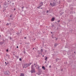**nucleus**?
I'll list each match as a JSON object with an SVG mask.
<instances>
[{"mask_svg": "<svg viewBox=\"0 0 76 76\" xmlns=\"http://www.w3.org/2000/svg\"><path fill=\"white\" fill-rule=\"evenodd\" d=\"M42 68L43 69V70H45V68L44 66H42Z\"/></svg>", "mask_w": 76, "mask_h": 76, "instance_id": "9b49d317", "label": "nucleus"}, {"mask_svg": "<svg viewBox=\"0 0 76 76\" xmlns=\"http://www.w3.org/2000/svg\"><path fill=\"white\" fill-rule=\"evenodd\" d=\"M6 56H8V55L7 54V55H6Z\"/></svg>", "mask_w": 76, "mask_h": 76, "instance_id": "8fccbe9b", "label": "nucleus"}, {"mask_svg": "<svg viewBox=\"0 0 76 76\" xmlns=\"http://www.w3.org/2000/svg\"><path fill=\"white\" fill-rule=\"evenodd\" d=\"M39 7H37V9H39Z\"/></svg>", "mask_w": 76, "mask_h": 76, "instance_id": "3c124183", "label": "nucleus"}, {"mask_svg": "<svg viewBox=\"0 0 76 76\" xmlns=\"http://www.w3.org/2000/svg\"><path fill=\"white\" fill-rule=\"evenodd\" d=\"M47 63V61H46L45 62V63Z\"/></svg>", "mask_w": 76, "mask_h": 76, "instance_id": "a19ab883", "label": "nucleus"}, {"mask_svg": "<svg viewBox=\"0 0 76 76\" xmlns=\"http://www.w3.org/2000/svg\"><path fill=\"white\" fill-rule=\"evenodd\" d=\"M4 74L5 75H9V74H10V72L8 70L4 72Z\"/></svg>", "mask_w": 76, "mask_h": 76, "instance_id": "f03ea898", "label": "nucleus"}, {"mask_svg": "<svg viewBox=\"0 0 76 76\" xmlns=\"http://www.w3.org/2000/svg\"><path fill=\"white\" fill-rule=\"evenodd\" d=\"M19 60H20V61H22V58H20L19 59Z\"/></svg>", "mask_w": 76, "mask_h": 76, "instance_id": "a878e982", "label": "nucleus"}, {"mask_svg": "<svg viewBox=\"0 0 76 76\" xmlns=\"http://www.w3.org/2000/svg\"><path fill=\"white\" fill-rule=\"evenodd\" d=\"M36 74H37L38 75H41V73H36Z\"/></svg>", "mask_w": 76, "mask_h": 76, "instance_id": "dca6fc26", "label": "nucleus"}, {"mask_svg": "<svg viewBox=\"0 0 76 76\" xmlns=\"http://www.w3.org/2000/svg\"><path fill=\"white\" fill-rule=\"evenodd\" d=\"M61 71H62V72H63V69H61Z\"/></svg>", "mask_w": 76, "mask_h": 76, "instance_id": "09e8293b", "label": "nucleus"}, {"mask_svg": "<svg viewBox=\"0 0 76 76\" xmlns=\"http://www.w3.org/2000/svg\"><path fill=\"white\" fill-rule=\"evenodd\" d=\"M24 66H25L26 67V68H27L28 67H29V66H30V65L29 64H28L26 63L25 64H24Z\"/></svg>", "mask_w": 76, "mask_h": 76, "instance_id": "7ed1b4c3", "label": "nucleus"}, {"mask_svg": "<svg viewBox=\"0 0 76 76\" xmlns=\"http://www.w3.org/2000/svg\"><path fill=\"white\" fill-rule=\"evenodd\" d=\"M48 10H47V12H46V13H48Z\"/></svg>", "mask_w": 76, "mask_h": 76, "instance_id": "cd10ccee", "label": "nucleus"}, {"mask_svg": "<svg viewBox=\"0 0 76 76\" xmlns=\"http://www.w3.org/2000/svg\"><path fill=\"white\" fill-rule=\"evenodd\" d=\"M1 37V35H0V38Z\"/></svg>", "mask_w": 76, "mask_h": 76, "instance_id": "5fc2aeb1", "label": "nucleus"}, {"mask_svg": "<svg viewBox=\"0 0 76 76\" xmlns=\"http://www.w3.org/2000/svg\"><path fill=\"white\" fill-rule=\"evenodd\" d=\"M60 22V20H58V22Z\"/></svg>", "mask_w": 76, "mask_h": 76, "instance_id": "72a5a7b5", "label": "nucleus"}, {"mask_svg": "<svg viewBox=\"0 0 76 76\" xmlns=\"http://www.w3.org/2000/svg\"><path fill=\"white\" fill-rule=\"evenodd\" d=\"M57 6V4L55 2H53L52 3V7H54V6Z\"/></svg>", "mask_w": 76, "mask_h": 76, "instance_id": "20e7f679", "label": "nucleus"}, {"mask_svg": "<svg viewBox=\"0 0 76 76\" xmlns=\"http://www.w3.org/2000/svg\"><path fill=\"white\" fill-rule=\"evenodd\" d=\"M24 7H24V6L21 7V8H22V10H23V8H24Z\"/></svg>", "mask_w": 76, "mask_h": 76, "instance_id": "a211bd4d", "label": "nucleus"}, {"mask_svg": "<svg viewBox=\"0 0 76 76\" xmlns=\"http://www.w3.org/2000/svg\"><path fill=\"white\" fill-rule=\"evenodd\" d=\"M36 65V64H35V63H34V66H35Z\"/></svg>", "mask_w": 76, "mask_h": 76, "instance_id": "58836bf2", "label": "nucleus"}, {"mask_svg": "<svg viewBox=\"0 0 76 76\" xmlns=\"http://www.w3.org/2000/svg\"><path fill=\"white\" fill-rule=\"evenodd\" d=\"M36 63H37V62H36Z\"/></svg>", "mask_w": 76, "mask_h": 76, "instance_id": "774afa93", "label": "nucleus"}, {"mask_svg": "<svg viewBox=\"0 0 76 76\" xmlns=\"http://www.w3.org/2000/svg\"><path fill=\"white\" fill-rule=\"evenodd\" d=\"M32 64V62L30 63V64H29V66H30V65Z\"/></svg>", "mask_w": 76, "mask_h": 76, "instance_id": "5701e85b", "label": "nucleus"}, {"mask_svg": "<svg viewBox=\"0 0 76 76\" xmlns=\"http://www.w3.org/2000/svg\"><path fill=\"white\" fill-rule=\"evenodd\" d=\"M5 64L6 66H7V63H6V62H5Z\"/></svg>", "mask_w": 76, "mask_h": 76, "instance_id": "393cba45", "label": "nucleus"}, {"mask_svg": "<svg viewBox=\"0 0 76 76\" xmlns=\"http://www.w3.org/2000/svg\"><path fill=\"white\" fill-rule=\"evenodd\" d=\"M11 2H12L11 1H10V3H11Z\"/></svg>", "mask_w": 76, "mask_h": 76, "instance_id": "052dcab7", "label": "nucleus"}, {"mask_svg": "<svg viewBox=\"0 0 76 76\" xmlns=\"http://www.w3.org/2000/svg\"><path fill=\"white\" fill-rule=\"evenodd\" d=\"M4 5H5V6H6L7 5V3H6V2H5L4 4Z\"/></svg>", "mask_w": 76, "mask_h": 76, "instance_id": "2eb2a0df", "label": "nucleus"}, {"mask_svg": "<svg viewBox=\"0 0 76 76\" xmlns=\"http://www.w3.org/2000/svg\"><path fill=\"white\" fill-rule=\"evenodd\" d=\"M20 76H25V75L23 73H21Z\"/></svg>", "mask_w": 76, "mask_h": 76, "instance_id": "6e6552de", "label": "nucleus"}, {"mask_svg": "<svg viewBox=\"0 0 76 76\" xmlns=\"http://www.w3.org/2000/svg\"><path fill=\"white\" fill-rule=\"evenodd\" d=\"M3 12H4V11H3Z\"/></svg>", "mask_w": 76, "mask_h": 76, "instance_id": "338daca9", "label": "nucleus"}, {"mask_svg": "<svg viewBox=\"0 0 76 76\" xmlns=\"http://www.w3.org/2000/svg\"><path fill=\"white\" fill-rule=\"evenodd\" d=\"M23 69H24V68H26V66H25H25H23Z\"/></svg>", "mask_w": 76, "mask_h": 76, "instance_id": "c756f323", "label": "nucleus"}, {"mask_svg": "<svg viewBox=\"0 0 76 76\" xmlns=\"http://www.w3.org/2000/svg\"><path fill=\"white\" fill-rule=\"evenodd\" d=\"M12 16V15H10V18H11Z\"/></svg>", "mask_w": 76, "mask_h": 76, "instance_id": "f704fd0d", "label": "nucleus"}, {"mask_svg": "<svg viewBox=\"0 0 76 76\" xmlns=\"http://www.w3.org/2000/svg\"><path fill=\"white\" fill-rule=\"evenodd\" d=\"M74 53H75V52H74Z\"/></svg>", "mask_w": 76, "mask_h": 76, "instance_id": "bf43d9fd", "label": "nucleus"}, {"mask_svg": "<svg viewBox=\"0 0 76 76\" xmlns=\"http://www.w3.org/2000/svg\"><path fill=\"white\" fill-rule=\"evenodd\" d=\"M13 55H15V54H13Z\"/></svg>", "mask_w": 76, "mask_h": 76, "instance_id": "0e129e2a", "label": "nucleus"}, {"mask_svg": "<svg viewBox=\"0 0 76 76\" xmlns=\"http://www.w3.org/2000/svg\"><path fill=\"white\" fill-rule=\"evenodd\" d=\"M42 57H44V56L43 55V56H42Z\"/></svg>", "mask_w": 76, "mask_h": 76, "instance_id": "603ef678", "label": "nucleus"}, {"mask_svg": "<svg viewBox=\"0 0 76 76\" xmlns=\"http://www.w3.org/2000/svg\"><path fill=\"white\" fill-rule=\"evenodd\" d=\"M58 45V44L57 43H55V44L54 45L55 46V47H57V45Z\"/></svg>", "mask_w": 76, "mask_h": 76, "instance_id": "39448f33", "label": "nucleus"}, {"mask_svg": "<svg viewBox=\"0 0 76 76\" xmlns=\"http://www.w3.org/2000/svg\"><path fill=\"white\" fill-rule=\"evenodd\" d=\"M0 7H1V5H0Z\"/></svg>", "mask_w": 76, "mask_h": 76, "instance_id": "e2e57ef3", "label": "nucleus"}, {"mask_svg": "<svg viewBox=\"0 0 76 76\" xmlns=\"http://www.w3.org/2000/svg\"><path fill=\"white\" fill-rule=\"evenodd\" d=\"M41 53H42V52H43V50H42V49H41Z\"/></svg>", "mask_w": 76, "mask_h": 76, "instance_id": "f3484780", "label": "nucleus"}, {"mask_svg": "<svg viewBox=\"0 0 76 76\" xmlns=\"http://www.w3.org/2000/svg\"><path fill=\"white\" fill-rule=\"evenodd\" d=\"M51 65H50L49 66V68H51Z\"/></svg>", "mask_w": 76, "mask_h": 76, "instance_id": "473e14b6", "label": "nucleus"}, {"mask_svg": "<svg viewBox=\"0 0 76 76\" xmlns=\"http://www.w3.org/2000/svg\"><path fill=\"white\" fill-rule=\"evenodd\" d=\"M35 67H37V64H36V65L35 66Z\"/></svg>", "mask_w": 76, "mask_h": 76, "instance_id": "49530a36", "label": "nucleus"}, {"mask_svg": "<svg viewBox=\"0 0 76 76\" xmlns=\"http://www.w3.org/2000/svg\"><path fill=\"white\" fill-rule=\"evenodd\" d=\"M15 8H14V10L15 11Z\"/></svg>", "mask_w": 76, "mask_h": 76, "instance_id": "37998d69", "label": "nucleus"}, {"mask_svg": "<svg viewBox=\"0 0 76 76\" xmlns=\"http://www.w3.org/2000/svg\"><path fill=\"white\" fill-rule=\"evenodd\" d=\"M4 44V42H0V45H3Z\"/></svg>", "mask_w": 76, "mask_h": 76, "instance_id": "423d86ee", "label": "nucleus"}, {"mask_svg": "<svg viewBox=\"0 0 76 76\" xmlns=\"http://www.w3.org/2000/svg\"><path fill=\"white\" fill-rule=\"evenodd\" d=\"M3 41H4L3 42H5V41H6V40H4V39H2Z\"/></svg>", "mask_w": 76, "mask_h": 76, "instance_id": "b1692460", "label": "nucleus"}, {"mask_svg": "<svg viewBox=\"0 0 76 76\" xmlns=\"http://www.w3.org/2000/svg\"><path fill=\"white\" fill-rule=\"evenodd\" d=\"M51 34H53V32H51Z\"/></svg>", "mask_w": 76, "mask_h": 76, "instance_id": "de8ad7c7", "label": "nucleus"}, {"mask_svg": "<svg viewBox=\"0 0 76 76\" xmlns=\"http://www.w3.org/2000/svg\"><path fill=\"white\" fill-rule=\"evenodd\" d=\"M33 50H34V48H33Z\"/></svg>", "mask_w": 76, "mask_h": 76, "instance_id": "6e6d98bb", "label": "nucleus"}, {"mask_svg": "<svg viewBox=\"0 0 76 76\" xmlns=\"http://www.w3.org/2000/svg\"><path fill=\"white\" fill-rule=\"evenodd\" d=\"M54 27V25H52V28H53V27Z\"/></svg>", "mask_w": 76, "mask_h": 76, "instance_id": "aec40b11", "label": "nucleus"}, {"mask_svg": "<svg viewBox=\"0 0 76 76\" xmlns=\"http://www.w3.org/2000/svg\"><path fill=\"white\" fill-rule=\"evenodd\" d=\"M58 39V38H56V41H57V40Z\"/></svg>", "mask_w": 76, "mask_h": 76, "instance_id": "c9c22d12", "label": "nucleus"}, {"mask_svg": "<svg viewBox=\"0 0 76 76\" xmlns=\"http://www.w3.org/2000/svg\"><path fill=\"white\" fill-rule=\"evenodd\" d=\"M20 44H22V43H20Z\"/></svg>", "mask_w": 76, "mask_h": 76, "instance_id": "13d9d810", "label": "nucleus"}, {"mask_svg": "<svg viewBox=\"0 0 76 76\" xmlns=\"http://www.w3.org/2000/svg\"><path fill=\"white\" fill-rule=\"evenodd\" d=\"M8 2H9V1H8Z\"/></svg>", "mask_w": 76, "mask_h": 76, "instance_id": "864d4df0", "label": "nucleus"}, {"mask_svg": "<svg viewBox=\"0 0 76 76\" xmlns=\"http://www.w3.org/2000/svg\"><path fill=\"white\" fill-rule=\"evenodd\" d=\"M50 4L51 6H53V4H52L51 3H50Z\"/></svg>", "mask_w": 76, "mask_h": 76, "instance_id": "6ab92c4d", "label": "nucleus"}, {"mask_svg": "<svg viewBox=\"0 0 76 76\" xmlns=\"http://www.w3.org/2000/svg\"><path fill=\"white\" fill-rule=\"evenodd\" d=\"M54 34H53L51 36V37H52V38L53 39H54V37L53 36Z\"/></svg>", "mask_w": 76, "mask_h": 76, "instance_id": "1a4fd4ad", "label": "nucleus"}, {"mask_svg": "<svg viewBox=\"0 0 76 76\" xmlns=\"http://www.w3.org/2000/svg\"><path fill=\"white\" fill-rule=\"evenodd\" d=\"M7 57H8V58H9V57H10V55H8Z\"/></svg>", "mask_w": 76, "mask_h": 76, "instance_id": "4be33fe9", "label": "nucleus"}, {"mask_svg": "<svg viewBox=\"0 0 76 76\" xmlns=\"http://www.w3.org/2000/svg\"><path fill=\"white\" fill-rule=\"evenodd\" d=\"M59 59L58 58H57L56 59V61L57 62V61H58L59 60Z\"/></svg>", "mask_w": 76, "mask_h": 76, "instance_id": "f8f14e48", "label": "nucleus"}, {"mask_svg": "<svg viewBox=\"0 0 76 76\" xmlns=\"http://www.w3.org/2000/svg\"><path fill=\"white\" fill-rule=\"evenodd\" d=\"M17 48H19V47L18 46H17Z\"/></svg>", "mask_w": 76, "mask_h": 76, "instance_id": "e433bc0d", "label": "nucleus"}, {"mask_svg": "<svg viewBox=\"0 0 76 76\" xmlns=\"http://www.w3.org/2000/svg\"><path fill=\"white\" fill-rule=\"evenodd\" d=\"M48 58L47 57H46V58H45V60H46V61H47V58Z\"/></svg>", "mask_w": 76, "mask_h": 76, "instance_id": "ddd939ff", "label": "nucleus"}, {"mask_svg": "<svg viewBox=\"0 0 76 76\" xmlns=\"http://www.w3.org/2000/svg\"><path fill=\"white\" fill-rule=\"evenodd\" d=\"M38 68L39 69V66H38Z\"/></svg>", "mask_w": 76, "mask_h": 76, "instance_id": "4c0bfd02", "label": "nucleus"}, {"mask_svg": "<svg viewBox=\"0 0 76 76\" xmlns=\"http://www.w3.org/2000/svg\"><path fill=\"white\" fill-rule=\"evenodd\" d=\"M26 37H24V39H26Z\"/></svg>", "mask_w": 76, "mask_h": 76, "instance_id": "79ce46f5", "label": "nucleus"}, {"mask_svg": "<svg viewBox=\"0 0 76 76\" xmlns=\"http://www.w3.org/2000/svg\"><path fill=\"white\" fill-rule=\"evenodd\" d=\"M38 53L39 54V50H38Z\"/></svg>", "mask_w": 76, "mask_h": 76, "instance_id": "2f4dec72", "label": "nucleus"}, {"mask_svg": "<svg viewBox=\"0 0 76 76\" xmlns=\"http://www.w3.org/2000/svg\"><path fill=\"white\" fill-rule=\"evenodd\" d=\"M9 51V50H8V49H7V50H6V52H7V51Z\"/></svg>", "mask_w": 76, "mask_h": 76, "instance_id": "7c9ffc66", "label": "nucleus"}, {"mask_svg": "<svg viewBox=\"0 0 76 76\" xmlns=\"http://www.w3.org/2000/svg\"><path fill=\"white\" fill-rule=\"evenodd\" d=\"M55 38H56V37H55Z\"/></svg>", "mask_w": 76, "mask_h": 76, "instance_id": "69168bd1", "label": "nucleus"}, {"mask_svg": "<svg viewBox=\"0 0 76 76\" xmlns=\"http://www.w3.org/2000/svg\"><path fill=\"white\" fill-rule=\"evenodd\" d=\"M55 19V18L54 17H53L51 19L52 21H54V20Z\"/></svg>", "mask_w": 76, "mask_h": 76, "instance_id": "0eeeda50", "label": "nucleus"}, {"mask_svg": "<svg viewBox=\"0 0 76 76\" xmlns=\"http://www.w3.org/2000/svg\"><path fill=\"white\" fill-rule=\"evenodd\" d=\"M40 5L41 6H42L43 5V2H42L40 3Z\"/></svg>", "mask_w": 76, "mask_h": 76, "instance_id": "9d476101", "label": "nucleus"}, {"mask_svg": "<svg viewBox=\"0 0 76 76\" xmlns=\"http://www.w3.org/2000/svg\"><path fill=\"white\" fill-rule=\"evenodd\" d=\"M15 57L17 58H19V56H16V55H15Z\"/></svg>", "mask_w": 76, "mask_h": 76, "instance_id": "4468645a", "label": "nucleus"}, {"mask_svg": "<svg viewBox=\"0 0 76 76\" xmlns=\"http://www.w3.org/2000/svg\"><path fill=\"white\" fill-rule=\"evenodd\" d=\"M9 64V62H8L7 63V64Z\"/></svg>", "mask_w": 76, "mask_h": 76, "instance_id": "c03bdc74", "label": "nucleus"}, {"mask_svg": "<svg viewBox=\"0 0 76 76\" xmlns=\"http://www.w3.org/2000/svg\"><path fill=\"white\" fill-rule=\"evenodd\" d=\"M32 40H33V41H35V39L33 38L32 39Z\"/></svg>", "mask_w": 76, "mask_h": 76, "instance_id": "412c9836", "label": "nucleus"}, {"mask_svg": "<svg viewBox=\"0 0 76 76\" xmlns=\"http://www.w3.org/2000/svg\"><path fill=\"white\" fill-rule=\"evenodd\" d=\"M26 9H28V8H27V7H26Z\"/></svg>", "mask_w": 76, "mask_h": 76, "instance_id": "4d7b16f0", "label": "nucleus"}, {"mask_svg": "<svg viewBox=\"0 0 76 76\" xmlns=\"http://www.w3.org/2000/svg\"><path fill=\"white\" fill-rule=\"evenodd\" d=\"M31 73H35V68L34 67V65H31Z\"/></svg>", "mask_w": 76, "mask_h": 76, "instance_id": "f257e3e1", "label": "nucleus"}, {"mask_svg": "<svg viewBox=\"0 0 76 76\" xmlns=\"http://www.w3.org/2000/svg\"><path fill=\"white\" fill-rule=\"evenodd\" d=\"M10 40H11V39H12V37H10Z\"/></svg>", "mask_w": 76, "mask_h": 76, "instance_id": "bb28decb", "label": "nucleus"}, {"mask_svg": "<svg viewBox=\"0 0 76 76\" xmlns=\"http://www.w3.org/2000/svg\"><path fill=\"white\" fill-rule=\"evenodd\" d=\"M12 4H14V3H12Z\"/></svg>", "mask_w": 76, "mask_h": 76, "instance_id": "a18cd8bd", "label": "nucleus"}, {"mask_svg": "<svg viewBox=\"0 0 76 76\" xmlns=\"http://www.w3.org/2000/svg\"><path fill=\"white\" fill-rule=\"evenodd\" d=\"M40 7H41V6L40 5V6L39 7V8H40Z\"/></svg>", "mask_w": 76, "mask_h": 76, "instance_id": "ea45409f", "label": "nucleus"}, {"mask_svg": "<svg viewBox=\"0 0 76 76\" xmlns=\"http://www.w3.org/2000/svg\"><path fill=\"white\" fill-rule=\"evenodd\" d=\"M41 9H42V8H41Z\"/></svg>", "mask_w": 76, "mask_h": 76, "instance_id": "680f3d73", "label": "nucleus"}, {"mask_svg": "<svg viewBox=\"0 0 76 76\" xmlns=\"http://www.w3.org/2000/svg\"><path fill=\"white\" fill-rule=\"evenodd\" d=\"M7 25H9V23H7V24H6Z\"/></svg>", "mask_w": 76, "mask_h": 76, "instance_id": "c85d7f7f", "label": "nucleus"}]
</instances>
